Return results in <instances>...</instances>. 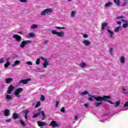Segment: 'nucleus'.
I'll return each instance as SVG.
<instances>
[{
  "mask_svg": "<svg viewBox=\"0 0 128 128\" xmlns=\"http://www.w3.org/2000/svg\"><path fill=\"white\" fill-rule=\"evenodd\" d=\"M94 98L96 102H102V100H104V98H102L100 96H90L88 98V100H90V102H94Z\"/></svg>",
  "mask_w": 128,
  "mask_h": 128,
  "instance_id": "1",
  "label": "nucleus"
},
{
  "mask_svg": "<svg viewBox=\"0 0 128 128\" xmlns=\"http://www.w3.org/2000/svg\"><path fill=\"white\" fill-rule=\"evenodd\" d=\"M51 32L53 34H56V36H60V38H64V32L62 31L60 32H58L56 31V30H52Z\"/></svg>",
  "mask_w": 128,
  "mask_h": 128,
  "instance_id": "2",
  "label": "nucleus"
},
{
  "mask_svg": "<svg viewBox=\"0 0 128 128\" xmlns=\"http://www.w3.org/2000/svg\"><path fill=\"white\" fill-rule=\"evenodd\" d=\"M102 98H103L104 99V100H102V102H108L111 104H114V102H112V101L108 100L112 98L110 97V96H102Z\"/></svg>",
  "mask_w": 128,
  "mask_h": 128,
  "instance_id": "3",
  "label": "nucleus"
},
{
  "mask_svg": "<svg viewBox=\"0 0 128 128\" xmlns=\"http://www.w3.org/2000/svg\"><path fill=\"white\" fill-rule=\"evenodd\" d=\"M23 91L24 89L22 88H17L14 93L16 96V98H20V92H22Z\"/></svg>",
  "mask_w": 128,
  "mask_h": 128,
  "instance_id": "4",
  "label": "nucleus"
},
{
  "mask_svg": "<svg viewBox=\"0 0 128 128\" xmlns=\"http://www.w3.org/2000/svg\"><path fill=\"white\" fill-rule=\"evenodd\" d=\"M52 9L49 8L42 11L41 12V15L46 16V14H52Z\"/></svg>",
  "mask_w": 128,
  "mask_h": 128,
  "instance_id": "5",
  "label": "nucleus"
},
{
  "mask_svg": "<svg viewBox=\"0 0 128 128\" xmlns=\"http://www.w3.org/2000/svg\"><path fill=\"white\" fill-rule=\"evenodd\" d=\"M32 42V41L31 40H23L20 46V48H24V46H26V44H30Z\"/></svg>",
  "mask_w": 128,
  "mask_h": 128,
  "instance_id": "6",
  "label": "nucleus"
},
{
  "mask_svg": "<svg viewBox=\"0 0 128 128\" xmlns=\"http://www.w3.org/2000/svg\"><path fill=\"white\" fill-rule=\"evenodd\" d=\"M41 60H44L45 62L44 64H43V68H48V61L47 59L44 58V57H41L40 58Z\"/></svg>",
  "mask_w": 128,
  "mask_h": 128,
  "instance_id": "7",
  "label": "nucleus"
},
{
  "mask_svg": "<svg viewBox=\"0 0 128 128\" xmlns=\"http://www.w3.org/2000/svg\"><path fill=\"white\" fill-rule=\"evenodd\" d=\"M32 80V79L30 78H27L26 80H22L20 81L19 84H26L28 82Z\"/></svg>",
  "mask_w": 128,
  "mask_h": 128,
  "instance_id": "8",
  "label": "nucleus"
},
{
  "mask_svg": "<svg viewBox=\"0 0 128 128\" xmlns=\"http://www.w3.org/2000/svg\"><path fill=\"white\" fill-rule=\"evenodd\" d=\"M14 86H12V85H10L7 90V94H10L12 90H14Z\"/></svg>",
  "mask_w": 128,
  "mask_h": 128,
  "instance_id": "9",
  "label": "nucleus"
},
{
  "mask_svg": "<svg viewBox=\"0 0 128 128\" xmlns=\"http://www.w3.org/2000/svg\"><path fill=\"white\" fill-rule=\"evenodd\" d=\"M50 126H52L53 128H56L58 126H60V125L58 124H56V122L54 120H52L51 122V123L50 124H49Z\"/></svg>",
  "mask_w": 128,
  "mask_h": 128,
  "instance_id": "10",
  "label": "nucleus"
},
{
  "mask_svg": "<svg viewBox=\"0 0 128 128\" xmlns=\"http://www.w3.org/2000/svg\"><path fill=\"white\" fill-rule=\"evenodd\" d=\"M13 38H16V42H20V40H22V36L20 35L14 34Z\"/></svg>",
  "mask_w": 128,
  "mask_h": 128,
  "instance_id": "11",
  "label": "nucleus"
},
{
  "mask_svg": "<svg viewBox=\"0 0 128 128\" xmlns=\"http://www.w3.org/2000/svg\"><path fill=\"white\" fill-rule=\"evenodd\" d=\"M37 124L38 126H48V124L44 122H42V121H38Z\"/></svg>",
  "mask_w": 128,
  "mask_h": 128,
  "instance_id": "12",
  "label": "nucleus"
},
{
  "mask_svg": "<svg viewBox=\"0 0 128 128\" xmlns=\"http://www.w3.org/2000/svg\"><path fill=\"white\" fill-rule=\"evenodd\" d=\"M20 116L19 114L16 112H14L12 115V118L14 120H16L17 118H20Z\"/></svg>",
  "mask_w": 128,
  "mask_h": 128,
  "instance_id": "13",
  "label": "nucleus"
},
{
  "mask_svg": "<svg viewBox=\"0 0 128 128\" xmlns=\"http://www.w3.org/2000/svg\"><path fill=\"white\" fill-rule=\"evenodd\" d=\"M40 112V114L42 116V120H44L46 118V113L44 112V111L42 110Z\"/></svg>",
  "mask_w": 128,
  "mask_h": 128,
  "instance_id": "14",
  "label": "nucleus"
},
{
  "mask_svg": "<svg viewBox=\"0 0 128 128\" xmlns=\"http://www.w3.org/2000/svg\"><path fill=\"white\" fill-rule=\"evenodd\" d=\"M83 44H84V46H88L90 44L91 42L88 40H84L83 41Z\"/></svg>",
  "mask_w": 128,
  "mask_h": 128,
  "instance_id": "15",
  "label": "nucleus"
},
{
  "mask_svg": "<svg viewBox=\"0 0 128 128\" xmlns=\"http://www.w3.org/2000/svg\"><path fill=\"white\" fill-rule=\"evenodd\" d=\"M13 80H14L12 79V78H10L5 79V82H6V84H10V82H12Z\"/></svg>",
  "mask_w": 128,
  "mask_h": 128,
  "instance_id": "16",
  "label": "nucleus"
},
{
  "mask_svg": "<svg viewBox=\"0 0 128 128\" xmlns=\"http://www.w3.org/2000/svg\"><path fill=\"white\" fill-rule=\"evenodd\" d=\"M4 116H10V110L8 109H6L4 110Z\"/></svg>",
  "mask_w": 128,
  "mask_h": 128,
  "instance_id": "17",
  "label": "nucleus"
},
{
  "mask_svg": "<svg viewBox=\"0 0 128 128\" xmlns=\"http://www.w3.org/2000/svg\"><path fill=\"white\" fill-rule=\"evenodd\" d=\"M108 23L104 22L103 24H102V30H104L106 26H108Z\"/></svg>",
  "mask_w": 128,
  "mask_h": 128,
  "instance_id": "18",
  "label": "nucleus"
},
{
  "mask_svg": "<svg viewBox=\"0 0 128 128\" xmlns=\"http://www.w3.org/2000/svg\"><path fill=\"white\" fill-rule=\"evenodd\" d=\"M102 104V101H100L98 102H95L94 104L95 106L98 108V106H100V104Z\"/></svg>",
  "mask_w": 128,
  "mask_h": 128,
  "instance_id": "19",
  "label": "nucleus"
},
{
  "mask_svg": "<svg viewBox=\"0 0 128 128\" xmlns=\"http://www.w3.org/2000/svg\"><path fill=\"white\" fill-rule=\"evenodd\" d=\"M126 61V58L124 56H122L120 59V62L121 64H124V62Z\"/></svg>",
  "mask_w": 128,
  "mask_h": 128,
  "instance_id": "20",
  "label": "nucleus"
},
{
  "mask_svg": "<svg viewBox=\"0 0 128 128\" xmlns=\"http://www.w3.org/2000/svg\"><path fill=\"white\" fill-rule=\"evenodd\" d=\"M40 116V111L39 112L34 114L32 116V118H38V116Z\"/></svg>",
  "mask_w": 128,
  "mask_h": 128,
  "instance_id": "21",
  "label": "nucleus"
},
{
  "mask_svg": "<svg viewBox=\"0 0 128 128\" xmlns=\"http://www.w3.org/2000/svg\"><path fill=\"white\" fill-rule=\"evenodd\" d=\"M107 31L108 32H109V34H110V38H112L113 36H114V32H112V30H108Z\"/></svg>",
  "mask_w": 128,
  "mask_h": 128,
  "instance_id": "22",
  "label": "nucleus"
},
{
  "mask_svg": "<svg viewBox=\"0 0 128 128\" xmlns=\"http://www.w3.org/2000/svg\"><path fill=\"white\" fill-rule=\"evenodd\" d=\"M112 2H108L105 4L106 8H108V6H112Z\"/></svg>",
  "mask_w": 128,
  "mask_h": 128,
  "instance_id": "23",
  "label": "nucleus"
},
{
  "mask_svg": "<svg viewBox=\"0 0 128 128\" xmlns=\"http://www.w3.org/2000/svg\"><path fill=\"white\" fill-rule=\"evenodd\" d=\"M114 2L116 4V6H120V0H114Z\"/></svg>",
  "mask_w": 128,
  "mask_h": 128,
  "instance_id": "24",
  "label": "nucleus"
},
{
  "mask_svg": "<svg viewBox=\"0 0 128 128\" xmlns=\"http://www.w3.org/2000/svg\"><path fill=\"white\" fill-rule=\"evenodd\" d=\"M20 61L17 60L15 62L14 64L12 65V66H16V64H20Z\"/></svg>",
  "mask_w": 128,
  "mask_h": 128,
  "instance_id": "25",
  "label": "nucleus"
},
{
  "mask_svg": "<svg viewBox=\"0 0 128 128\" xmlns=\"http://www.w3.org/2000/svg\"><path fill=\"white\" fill-rule=\"evenodd\" d=\"M30 111L27 110V111H24V118L26 120H28V114Z\"/></svg>",
  "mask_w": 128,
  "mask_h": 128,
  "instance_id": "26",
  "label": "nucleus"
},
{
  "mask_svg": "<svg viewBox=\"0 0 128 128\" xmlns=\"http://www.w3.org/2000/svg\"><path fill=\"white\" fill-rule=\"evenodd\" d=\"M120 100H118L116 101V105L114 106L115 108H118V106H120Z\"/></svg>",
  "mask_w": 128,
  "mask_h": 128,
  "instance_id": "27",
  "label": "nucleus"
},
{
  "mask_svg": "<svg viewBox=\"0 0 128 128\" xmlns=\"http://www.w3.org/2000/svg\"><path fill=\"white\" fill-rule=\"evenodd\" d=\"M10 64V61H7L6 64H4V68H8V66Z\"/></svg>",
  "mask_w": 128,
  "mask_h": 128,
  "instance_id": "28",
  "label": "nucleus"
},
{
  "mask_svg": "<svg viewBox=\"0 0 128 128\" xmlns=\"http://www.w3.org/2000/svg\"><path fill=\"white\" fill-rule=\"evenodd\" d=\"M88 94V90H85L84 92H82L81 94L82 96H86V94Z\"/></svg>",
  "mask_w": 128,
  "mask_h": 128,
  "instance_id": "29",
  "label": "nucleus"
},
{
  "mask_svg": "<svg viewBox=\"0 0 128 128\" xmlns=\"http://www.w3.org/2000/svg\"><path fill=\"white\" fill-rule=\"evenodd\" d=\"M122 26L124 28H126L128 26V22H126V24H123Z\"/></svg>",
  "mask_w": 128,
  "mask_h": 128,
  "instance_id": "30",
  "label": "nucleus"
},
{
  "mask_svg": "<svg viewBox=\"0 0 128 128\" xmlns=\"http://www.w3.org/2000/svg\"><path fill=\"white\" fill-rule=\"evenodd\" d=\"M40 104H41L40 101H38V102H37L36 105L35 106V108H38V106H40Z\"/></svg>",
  "mask_w": 128,
  "mask_h": 128,
  "instance_id": "31",
  "label": "nucleus"
},
{
  "mask_svg": "<svg viewBox=\"0 0 128 128\" xmlns=\"http://www.w3.org/2000/svg\"><path fill=\"white\" fill-rule=\"evenodd\" d=\"M6 100H12V97L10 95H6Z\"/></svg>",
  "mask_w": 128,
  "mask_h": 128,
  "instance_id": "32",
  "label": "nucleus"
},
{
  "mask_svg": "<svg viewBox=\"0 0 128 128\" xmlns=\"http://www.w3.org/2000/svg\"><path fill=\"white\" fill-rule=\"evenodd\" d=\"M30 28L32 30L34 28H38V25L34 24L33 25L31 26Z\"/></svg>",
  "mask_w": 128,
  "mask_h": 128,
  "instance_id": "33",
  "label": "nucleus"
},
{
  "mask_svg": "<svg viewBox=\"0 0 128 128\" xmlns=\"http://www.w3.org/2000/svg\"><path fill=\"white\" fill-rule=\"evenodd\" d=\"M19 122H20V124H22V126H26V123H24V121H22V120H20Z\"/></svg>",
  "mask_w": 128,
  "mask_h": 128,
  "instance_id": "34",
  "label": "nucleus"
},
{
  "mask_svg": "<svg viewBox=\"0 0 128 128\" xmlns=\"http://www.w3.org/2000/svg\"><path fill=\"white\" fill-rule=\"evenodd\" d=\"M86 66V64L85 62H82L80 64V66H81V68H84Z\"/></svg>",
  "mask_w": 128,
  "mask_h": 128,
  "instance_id": "35",
  "label": "nucleus"
},
{
  "mask_svg": "<svg viewBox=\"0 0 128 128\" xmlns=\"http://www.w3.org/2000/svg\"><path fill=\"white\" fill-rule=\"evenodd\" d=\"M44 100H46V98L44 97V95H42L40 100L42 102H44Z\"/></svg>",
  "mask_w": 128,
  "mask_h": 128,
  "instance_id": "36",
  "label": "nucleus"
},
{
  "mask_svg": "<svg viewBox=\"0 0 128 128\" xmlns=\"http://www.w3.org/2000/svg\"><path fill=\"white\" fill-rule=\"evenodd\" d=\"M40 58H38L36 60V64H40Z\"/></svg>",
  "mask_w": 128,
  "mask_h": 128,
  "instance_id": "37",
  "label": "nucleus"
},
{
  "mask_svg": "<svg viewBox=\"0 0 128 128\" xmlns=\"http://www.w3.org/2000/svg\"><path fill=\"white\" fill-rule=\"evenodd\" d=\"M55 28L56 30H64V27H58V26H55Z\"/></svg>",
  "mask_w": 128,
  "mask_h": 128,
  "instance_id": "38",
  "label": "nucleus"
},
{
  "mask_svg": "<svg viewBox=\"0 0 128 128\" xmlns=\"http://www.w3.org/2000/svg\"><path fill=\"white\" fill-rule=\"evenodd\" d=\"M120 26H118L116 28V29L114 30L115 32H118V31L120 30Z\"/></svg>",
  "mask_w": 128,
  "mask_h": 128,
  "instance_id": "39",
  "label": "nucleus"
},
{
  "mask_svg": "<svg viewBox=\"0 0 128 128\" xmlns=\"http://www.w3.org/2000/svg\"><path fill=\"white\" fill-rule=\"evenodd\" d=\"M124 108H128V102L127 101V102H126L125 103H124Z\"/></svg>",
  "mask_w": 128,
  "mask_h": 128,
  "instance_id": "40",
  "label": "nucleus"
},
{
  "mask_svg": "<svg viewBox=\"0 0 128 128\" xmlns=\"http://www.w3.org/2000/svg\"><path fill=\"white\" fill-rule=\"evenodd\" d=\"M60 112H66V108H64V107L62 108L60 110Z\"/></svg>",
  "mask_w": 128,
  "mask_h": 128,
  "instance_id": "41",
  "label": "nucleus"
},
{
  "mask_svg": "<svg viewBox=\"0 0 128 128\" xmlns=\"http://www.w3.org/2000/svg\"><path fill=\"white\" fill-rule=\"evenodd\" d=\"M117 20H118L120 18H124V16H118L116 18Z\"/></svg>",
  "mask_w": 128,
  "mask_h": 128,
  "instance_id": "42",
  "label": "nucleus"
},
{
  "mask_svg": "<svg viewBox=\"0 0 128 128\" xmlns=\"http://www.w3.org/2000/svg\"><path fill=\"white\" fill-rule=\"evenodd\" d=\"M109 52L111 54H112V52H114L112 48H110Z\"/></svg>",
  "mask_w": 128,
  "mask_h": 128,
  "instance_id": "43",
  "label": "nucleus"
},
{
  "mask_svg": "<svg viewBox=\"0 0 128 128\" xmlns=\"http://www.w3.org/2000/svg\"><path fill=\"white\" fill-rule=\"evenodd\" d=\"M26 64H28V66H32V63L30 61L26 62Z\"/></svg>",
  "mask_w": 128,
  "mask_h": 128,
  "instance_id": "44",
  "label": "nucleus"
},
{
  "mask_svg": "<svg viewBox=\"0 0 128 128\" xmlns=\"http://www.w3.org/2000/svg\"><path fill=\"white\" fill-rule=\"evenodd\" d=\"M74 14H76V12L72 11L71 14V16H72V18H74Z\"/></svg>",
  "mask_w": 128,
  "mask_h": 128,
  "instance_id": "45",
  "label": "nucleus"
},
{
  "mask_svg": "<svg viewBox=\"0 0 128 128\" xmlns=\"http://www.w3.org/2000/svg\"><path fill=\"white\" fill-rule=\"evenodd\" d=\"M83 37L84 38H88V36L86 34H84L83 35Z\"/></svg>",
  "mask_w": 128,
  "mask_h": 128,
  "instance_id": "46",
  "label": "nucleus"
},
{
  "mask_svg": "<svg viewBox=\"0 0 128 128\" xmlns=\"http://www.w3.org/2000/svg\"><path fill=\"white\" fill-rule=\"evenodd\" d=\"M34 33H30L29 34V36L30 38H32V36H34Z\"/></svg>",
  "mask_w": 128,
  "mask_h": 128,
  "instance_id": "47",
  "label": "nucleus"
},
{
  "mask_svg": "<svg viewBox=\"0 0 128 128\" xmlns=\"http://www.w3.org/2000/svg\"><path fill=\"white\" fill-rule=\"evenodd\" d=\"M122 22H124V24H126V22H128V20H124V19L122 20Z\"/></svg>",
  "mask_w": 128,
  "mask_h": 128,
  "instance_id": "48",
  "label": "nucleus"
},
{
  "mask_svg": "<svg viewBox=\"0 0 128 128\" xmlns=\"http://www.w3.org/2000/svg\"><path fill=\"white\" fill-rule=\"evenodd\" d=\"M126 4H128V2L125 1L123 4H122V6H126Z\"/></svg>",
  "mask_w": 128,
  "mask_h": 128,
  "instance_id": "49",
  "label": "nucleus"
},
{
  "mask_svg": "<svg viewBox=\"0 0 128 128\" xmlns=\"http://www.w3.org/2000/svg\"><path fill=\"white\" fill-rule=\"evenodd\" d=\"M4 62V58H0V64H2Z\"/></svg>",
  "mask_w": 128,
  "mask_h": 128,
  "instance_id": "50",
  "label": "nucleus"
},
{
  "mask_svg": "<svg viewBox=\"0 0 128 128\" xmlns=\"http://www.w3.org/2000/svg\"><path fill=\"white\" fill-rule=\"evenodd\" d=\"M20 2H28L27 0H20Z\"/></svg>",
  "mask_w": 128,
  "mask_h": 128,
  "instance_id": "51",
  "label": "nucleus"
},
{
  "mask_svg": "<svg viewBox=\"0 0 128 128\" xmlns=\"http://www.w3.org/2000/svg\"><path fill=\"white\" fill-rule=\"evenodd\" d=\"M60 102H58V101H56V108H58V103H59Z\"/></svg>",
  "mask_w": 128,
  "mask_h": 128,
  "instance_id": "52",
  "label": "nucleus"
},
{
  "mask_svg": "<svg viewBox=\"0 0 128 128\" xmlns=\"http://www.w3.org/2000/svg\"><path fill=\"white\" fill-rule=\"evenodd\" d=\"M12 120H10V118H9L8 120H6V122H11Z\"/></svg>",
  "mask_w": 128,
  "mask_h": 128,
  "instance_id": "53",
  "label": "nucleus"
},
{
  "mask_svg": "<svg viewBox=\"0 0 128 128\" xmlns=\"http://www.w3.org/2000/svg\"><path fill=\"white\" fill-rule=\"evenodd\" d=\"M84 106L86 108H88V104H85Z\"/></svg>",
  "mask_w": 128,
  "mask_h": 128,
  "instance_id": "54",
  "label": "nucleus"
},
{
  "mask_svg": "<svg viewBox=\"0 0 128 128\" xmlns=\"http://www.w3.org/2000/svg\"><path fill=\"white\" fill-rule=\"evenodd\" d=\"M117 24L120 26V24H122V22L118 21V22H117Z\"/></svg>",
  "mask_w": 128,
  "mask_h": 128,
  "instance_id": "55",
  "label": "nucleus"
},
{
  "mask_svg": "<svg viewBox=\"0 0 128 128\" xmlns=\"http://www.w3.org/2000/svg\"><path fill=\"white\" fill-rule=\"evenodd\" d=\"M48 40H46L44 42V44H48Z\"/></svg>",
  "mask_w": 128,
  "mask_h": 128,
  "instance_id": "56",
  "label": "nucleus"
},
{
  "mask_svg": "<svg viewBox=\"0 0 128 128\" xmlns=\"http://www.w3.org/2000/svg\"><path fill=\"white\" fill-rule=\"evenodd\" d=\"M77 119H78V116H76V115L75 116H74V120H76Z\"/></svg>",
  "mask_w": 128,
  "mask_h": 128,
  "instance_id": "57",
  "label": "nucleus"
},
{
  "mask_svg": "<svg viewBox=\"0 0 128 128\" xmlns=\"http://www.w3.org/2000/svg\"><path fill=\"white\" fill-rule=\"evenodd\" d=\"M122 90H124V92H126V89H124V88H122Z\"/></svg>",
  "mask_w": 128,
  "mask_h": 128,
  "instance_id": "58",
  "label": "nucleus"
},
{
  "mask_svg": "<svg viewBox=\"0 0 128 128\" xmlns=\"http://www.w3.org/2000/svg\"><path fill=\"white\" fill-rule=\"evenodd\" d=\"M124 94H128V92H124Z\"/></svg>",
  "mask_w": 128,
  "mask_h": 128,
  "instance_id": "59",
  "label": "nucleus"
},
{
  "mask_svg": "<svg viewBox=\"0 0 128 128\" xmlns=\"http://www.w3.org/2000/svg\"><path fill=\"white\" fill-rule=\"evenodd\" d=\"M37 70H40V68H37Z\"/></svg>",
  "mask_w": 128,
  "mask_h": 128,
  "instance_id": "60",
  "label": "nucleus"
},
{
  "mask_svg": "<svg viewBox=\"0 0 128 128\" xmlns=\"http://www.w3.org/2000/svg\"><path fill=\"white\" fill-rule=\"evenodd\" d=\"M72 0H68V2H70Z\"/></svg>",
  "mask_w": 128,
  "mask_h": 128,
  "instance_id": "61",
  "label": "nucleus"
},
{
  "mask_svg": "<svg viewBox=\"0 0 128 128\" xmlns=\"http://www.w3.org/2000/svg\"><path fill=\"white\" fill-rule=\"evenodd\" d=\"M124 0V2H126V0Z\"/></svg>",
  "mask_w": 128,
  "mask_h": 128,
  "instance_id": "62",
  "label": "nucleus"
}]
</instances>
